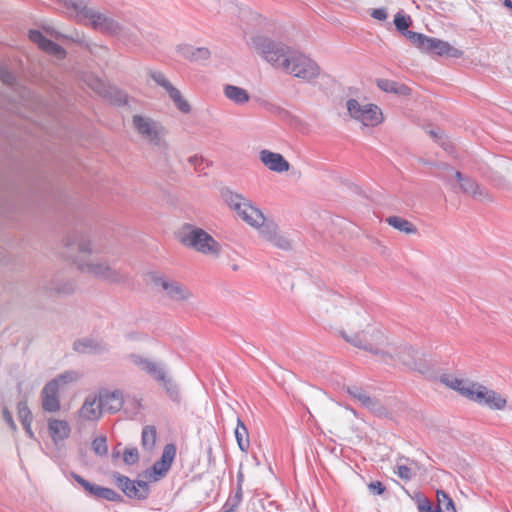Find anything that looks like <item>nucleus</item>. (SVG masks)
I'll use <instances>...</instances> for the list:
<instances>
[{
  "label": "nucleus",
  "instance_id": "obj_1",
  "mask_svg": "<svg viewBox=\"0 0 512 512\" xmlns=\"http://www.w3.org/2000/svg\"><path fill=\"white\" fill-rule=\"evenodd\" d=\"M78 255L74 262L79 271L109 284H123L128 281V275L104 259L96 258L98 248L88 238L78 242Z\"/></svg>",
  "mask_w": 512,
  "mask_h": 512
},
{
  "label": "nucleus",
  "instance_id": "obj_2",
  "mask_svg": "<svg viewBox=\"0 0 512 512\" xmlns=\"http://www.w3.org/2000/svg\"><path fill=\"white\" fill-rule=\"evenodd\" d=\"M340 334L346 342L379 356L383 361H386L385 357H392L391 350H394L392 344L388 342L383 331L376 326L366 323L359 332L342 330Z\"/></svg>",
  "mask_w": 512,
  "mask_h": 512
},
{
  "label": "nucleus",
  "instance_id": "obj_3",
  "mask_svg": "<svg viewBox=\"0 0 512 512\" xmlns=\"http://www.w3.org/2000/svg\"><path fill=\"white\" fill-rule=\"evenodd\" d=\"M179 241L199 253L219 256L221 244L203 229L192 224H184L178 232Z\"/></svg>",
  "mask_w": 512,
  "mask_h": 512
},
{
  "label": "nucleus",
  "instance_id": "obj_4",
  "mask_svg": "<svg viewBox=\"0 0 512 512\" xmlns=\"http://www.w3.org/2000/svg\"><path fill=\"white\" fill-rule=\"evenodd\" d=\"M65 3L66 9H73L82 17L89 19L94 30L110 36L120 32L121 23L117 19L109 13L89 8L86 0Z\"/></svg>",
  "mask_w": 512,
  "mask_h": 512
},
{
  "label": "nucleus",
  "instance_id": "obj_5",
  "mask_svg": "<svg viewBox=\"0 0 512 512\" xmlns=\"http://www.w3.org/2000/svg\"><path fill=\"white\" fill-rule=\"evenodd\" d=\"M255 51L274 68H283L285 61L293 48L283 42L273 40L264 35H257L251 39Z\"/></svg>",
  "mask_w": 512,
  "mask_h": 512
},
{
  "label": "nucleus",
  "instance_id": "obj_6",
  "mask_svg": "<svg viewBox=\"0 0 512 512\" xmlns=\"http://www.w3.org/2000/svg\"><path fill=\"white\" fill-rule=\"evenodd\" d=\"M440 168L444 170L443 173L438 174V177L447 183H451L452 177H454L459 183V190L471 196L475 200L482 202H492L493 198L489 192L481 187L474 179L464 176L460 171H455L450 165L441 163Z\"/></svg>",
  "mask_w": 512,
  "mask_h": 512
},
{
  "label": "nucleus",
  "instance_id": "obj_7",
  "mask_svg": "<svg viewBox=\"0 0 512 512\" xmlns=\"http://www.w3.org/2000/svg\"><path fill=\"white\" fill-rule=\"evenodd\" d=\"M406 38L418 49L426 53H435L439 56H449L459 58L463 52L452 47L448 42L437 38L428 37L417 32H407Z\"/></svg>",
  "mask_w": 512,
  "mask_h": 512
},
{
  "label": "nucleus",
  "instance_id": "obj_8",
  "mask_svg": "<svg viewBox=\"0 0 512 512\" xmlns=\"http://www.w3.org/2000/svg\"><path fill=\"white\" fill-rule=\"evenodd\" d=\"M288 61L282 68L283 71L306 81H311L318 77L320 68L315 61L301 52L292 49Z\"/></svg>",
  "mask_w": 512,
  "mask_h": 512
},
{
  "label": "nucleus",
  "instance_id": "obj_9",
  "mask_svg": "<svg viewBox=\"0 0 512 512\" xmlns=\"http://www.w3.org/2000/svg\"><path fill=\"white\" fill-rule=\"evenodd\" d=\"M392 347L394 348V350H391L392 357H385V362L388 363L389 361H394L397 359L399 362L413 371H417L421 374H427L430 372L431 367L429 362L419 351H415L408 345L399 347L392 345Z\"/></svg>",
  "mask_w": 512,
  "mask_h": 512
},
{
  "label": "nucleus",
  "instance_id": "obj_10",
  "mask_svg": "<svg viewBox=\"0 0 512 512\" xmlns=\"http://www.w3.org/2000/svg\"><path fill=\"white\" fill-rule=\"evenodd\" d=\"M132 126L142 139L155 146L161 144L166 134L160 122L145 115L135 114L132 117Z\"/></svg>",
  "mask_w": 512,
  "mask_h": 512
},
{
  "label": "nucleus",
  "instance_id": "obj_11",
  "mask_svg": "<svg viewBox=\"0 0 512 512\" xmlns=\"http://www.w3.org/2000/svg\"><path fill=\"white\" fill-rule=\"evenodd\" d=\"M346 106L351 117L364 126H376L383 120L380 108L374 104L361 105L357 100L349 99Z\"/></svg>",
  "mask_w": 512,
  "mask_h": 512
},
{
  "label": "nucleus",
  "instance_id": "obj_12",
  "mask_svg": "<svg viewBox=\"0 0 512 512\" xmlns=\"http://www.w3.org/2000/svg\"><path fill=\"white\" fill-rule=\"evenodd\" d=\"M472 401L480 405H485L492 410H503L507 405V401L504 397L481 384L477 385Z\"/></svg>",
  "mask_w": 512,
  "mask_h": 512
},
{
  "label": "nucleus",
  "instance_id": "obj_13",
  "mask_svg": "<svg viewBox=\"0 0 512 512\" xmlns=\"http://www.w3.org/2000/svg\"><path fill=\"white\" fill-rule=\"evenodd\" d=\"M176 456V447L174 444H167L165 445L162 456L160 460L156 461L151 469L147 471V474L149 478L153 479L154 481H158L162 477H164L169 469L171 468V465L173 463V460Z\"/></svg>",
  "mask_w": 512,
  "mask_h": 512
},
{
  "label": "nucleus",
  "instance_id": "obj_14",
  "mask_svg": "<svg viewBox=\"0 0 512 512\" xmlns=\"http://www.w3.org/2000/svg\"><path fill=\"white\" fill-rule=\"evenodd\" d=\"M41 289L51 295L68 296L75 292L76 283L59 274L43 282Z\"/></svg>",
  "mask_w": 512,
  "mask_h": 512
},
{
  "label": "nucleus",
  "instance_id": "obj_15",
  "mask_svg": "<svg viewBox=\"0 0 512 512\" xmlns=\"http://www.w3.org/2000/svg\"><path fill=\"white\" fill-rule=\"evenodd\" d=\"M153 281L156 286H160L167 296L174 301H185L191 297L190 291L175 280L157 276L154 277Z\"/></svg>",
  "mask_w": 512,
  "mask_h": 512
},
{
  "label": "nucleus",
  "instance_id": "obj_16",
  "mask_svg": "<svg viewBox=\"0 0 512 512\" xmlns=\"http://www.w3.org/2000/svg\"><path fill=\"white\" fill-rule=\"evenodd\" d=\"M347 392L360 404L379 417L387 416V409L377 400L358 387H348Z\"/></svg>",
  "mask_w": 512,
  "mask_h": 512
},
{
  "label": "nucleus",
  "instance_id": "obj_17",
  "mask_svg": "<svg viewBox=\"0 0 512 512\" xmlns=\"http://www.w3.org/2000/svg\"><path fill=\"white\" fill-rule=\"evenodd\" d=\"M259 233L264 240L270 242L273 246L279 249H292L293 242L284 234H282L279 231L278 227L273 223H267L265 225H262V227L259 230Z\"/></svg>",
  "mask_w": 512,
  "mask_h": 512
},
{
  "label": "nucleus",
  "instance_id": "obj_18",
  "mask_svg": "<svg viewBox=\"0 0 512 512\" xmlns=\"http://www.w3.org/2000/svg\"><path fill=\"white\" fill-rule=\"evenodd\" d=\"M440 381L447 387L459 392L461 395L465 396L470 400H472V397L478 385V383L459 379L452 374L441 375Z\"/></svg>",
  "mask_w": 512,
  "mask_h": 512
},
{
  "label": "nucleus",
  "instance_id": "obj_19",
  "mask_svg": "<svg viewBox=\"0 0 512 512\" xmlns=\"http://www.w3.org/2000/svg\"><path fill=\"white\" fill-rule=\"evenodd\" d=\"M440 381L447 387L459 392L461 395L465 396L470 400H472V397L478 385V383L459 379L452 374L441 375Z\"/></svg>",
  "mask_w": 512,
  "mask_h": 512
},
{
  "label": "nucleus",
  "instance_id": "obj_20",
  "mask_svg": "<svg viewBox=\"0 0 512 512\" xmlns=\"http://www.w3.org/2000/svg\"><path fill=\"white\" fill-rule=\"evenodd\" d=\"M259 159L269 170L283 173L290 169L289 162L279 153L263 149L259 152Z\"/></svg>",
  "mask_w": 512,
  "mask_h": 512
},
{
  "label": "nucleus",
  "instance_id": "obj_21",
  "mask_svg": "<svg viewBox=\"0 0 512 512\" xmlns=\"http://www.w3.org/2000/svg\"><path fill=\"white\" fill-rule=\"evenodd\" d=\"M103 413L97 394H90L78 411V417L84 421H97Z\"/></svg>",
  "mask_w": 512,
  "mask_h": 512
},
{
  "label": "nucleus",
  "instance_id": "obj_22",
  "mask_svg": "<svg viewBox=\"0 0 512 512\" xmlns=\"http://www.w3.org/2000/svg\"><path fill=\"white\" fill-rule=\"evenodd\" d=\"M42 408L46 412H57L60 410L59 388L56 381H49L41 391Z\"/></svg>",
  "mask_w": 512,
  "mask_h": 512
},
{
  "label": "nucleus",
  "instance_id": "obj_23",
  "mask_svg": "<svg viewBox=\"0 0 512 512\" xmlns=\"http://www.w3.org/2000/svg\"><path fill=\"white\" fill-rule=\"evenodd\" d=\"M97 396L99 397L100 406L103 412L115 413L118 412L123 405L122 394L119 391H100Z\"/></svg>",
  "mask_w": 512,
  "mask_h": 512
},
{
  "label": "nucleus",
  "instance_id": "obj_24",
  "mask_svg": "<svg viewBox=\"0 0 512 512\" xmlns=\"http://www.w3.org/2000/svg\"><path fill=\"white\" fill-rule=\"evenodd\" d=\"M48 432L53 443L58 444L70 436L71 427L66 420L50 417L47 420Z\"/></svg>",
  "mask_w": 512,
  "mask_h": 512
},
{
  "label": "nucleus",
  "instance_id": "obj_25",
  "mask_svg": "<svg viewBox=\"0 0 512 512\" xmlns=\"http://www.w3.org/2000/svg\"><path fill=\"white\" fill-rule=\"evenodd\" d=\"M29 38L45 52L50 53L58 58H63L65 56L64 49L53 41L45 38L40 31L30 30Z\"/></svg>",
  "mask_w": 512,
  "mask_h": 512
},
{
  "label": "nucleus",
  "instance_id": "obj_26",
  "mask_svg": "<svg viewBox=\"0 0 512 512\" xmlns=\"http://www.w3.org/2000/svg\"><path fill=\"white\" fill-rule=\"evenodd\" d=\"M239 217L242 218L246 223L253 227H262L265 225V217L263 213L256 207H254L250 201L246 202L241 210L237 211Z\"/></svg>",
  "mask_w": 512,
  "mask_h": 512
},
{
  "label": "nucleus",
  "instance_id": "obj_27",
  "mask_svg": "<svg viewBox=\"0 0 512 512\" xmlns=\"http://www.w3.org/2000/svg\"><path fill=\"white\" fill-rule=\"evenodd\" d=\"M73 348L82 354H102L106 351L105 346L93 338H81L74 342Z\"/></svg>",
  "mask_w": 512,
  "mask_h": 512
},
{
  "label": "nucleus",
  "instance_id": "obj_28",
  "mask_svg": "<svg viewBox=\"0 0 512 512\" xmlns=\"http://www.w3.org/2000/svg\"><path fill=\"white\" fill-rule=\"evenodd\" d=\"M177 52L180 56L190 61H202L210 57V51L205 47H194L191 45H179Z\"/></svg>",
  "mask_w": 512,
  "mask_h": 512
},
{
  "label": "nucleus",
  "instance_id": "obj_29",
  "mask_svg": "<svg viewBox=\"0 0 512 512\" xmlns=\"http://www.w3.org/2000/svg\"><path fill=\"white\" fill-rule=\"evenodd\" d=\"M149 485L142 480H130V485L125 496L135 500H145L149 496Z\"/></svg>",
  "mask_w": 512,
  "mask_h": 512
},
{
  "label": "nucleus",
  "instance_id": "obj_30",
  "mask_svg": "<svg viewBox=\"0 0 512 512\" xmlns=\"http://www.w3.org/2000/svg\"><path fill=\"white\" fill-rule=\"evenodd\" d=\"M224 95L237 105H243L250 99L248 92L238 86L226 84L223 88Z\"/></svg>",
  "mask_w": 512,
  "mask_h": 512
},
{
  "label": "nucleus",
  "instance_id": "obj_31",
  "mask_svg": "<svg viewBox=\"0 0 512 512\" xmlns=\"http://www.w3.org/2000/svg\"><path fill=\"white\" fill-rule=\"evenodd\" d=\"M377 86L384 92L394 93L396 95L407 96L410 94L411 89L405 84L388 79H377Z\"/></svg>",
  "mask_w": 512,
  "mask_h": 512
},
{
  "label": "nucleus",
  "instance_id": "obj_32",
  "mask_svg": "<svg viewBox=\"0 0 512 512\" xmlns=\"http://www.w3.org/2000/svg\"><path fill=\"white\" fill-rule=\"evenodd\" d=\"M221 196L225 203L236 212L241 210L243 205L249 201L243 195L235 193L229 188H223L221 190Z\"/></svg>",
  "mask_w": 512,
  "mask_h": 512
},
{
  "label": "nucleus",
  "instance_id": "obj_33",
  "mask_svg": "<svg viewBox=\"0 0 512 512\" xmlns=\"http://www.w3.org/2000/svg\"><path fill=\"white\" fill-rule=\"evenodd\" d=\"M386 222L396 230H399L400 232H403L405 234L410 235L417 233L416 226L402 217L390 216L386 219Z\"/></svg>",
  "mask_w": 512,
  "mask_h": 512
},
{
  "label": "nucleus",
  "instance_id": "obj_34",
  "mask_svg": "<svg viewBox=\"0 0 512 512\" xmlns=\"http://www.w3.org/2000/svg\"><path fill=\"white\" fill-rule=\"evenodd\" d=\"M235 438L239 449L247 452L250 447L249 433L247 427L240 418H237V426L235 428Z\"/></svg>",
  "mask_w": 512,
  "mask_h": 512
},
{
  "label": "nucleus",
  "instance_id": "obj_35",
  "mask_svg": "<svg viewBox=\"0 0 512 512\" xmlns=\"http://www.w3.org/2000/svg\"><path fill=\"white\" fill-rule=\"evenodd\" d=\"M157 431L154 426H145L142 429L141 434V445L142 448L148 452H151L156 444Z\"/></svg>",
  "mask_w": 512,
  "mask_h": 512
},
{
  "label": "nucleus",
  "instance_id": "obj_36",
  "mask_svg": "<svg viewBox=\"0 0 512 512\" xmlns=\"http://www.w3.org/2000/svg\"><path fill=\"white\" fill-rule=\"evenodd\" d=\"M93 497L98 499H104L111 502H121L122 496L115 490L103 486H97L94 491Z\"/></svg>",
  "mask_w": 512,
  "mask_h": 512
},
{
  "label": "nucleus",
  "instance_id": "obj_37",
  "mask_svg": "<svg viewBox=\"0 0 512 512\" xmlns=\"http://www.w3.org/2000/svg\"><path fill=\"white\" fill-rule=\"evenodd\" d=\"M44 30L51 37H54L55 39H58V40L62 39V38H65V39H70V40H72L74 42H77V43H83L84 40H85L84 34L83 33H79L78 31H73L69 35H64L63 33L59 32V31H56L52 27H44Z\"/></svg>",
  "mask_w": 512,
  "mask_h": 512
},
{
  "label": "nucleus",
  "instance_id": "obj_38",
  "mask_svg": "<svg viewBox=\"0 0 512 512\" xmlns=\"http://www.w3.org/2000/svg\"><path fill=\"white\" fill-rule=\"evenodd\" d=\"M143 372L147 373L156 381L164 380V374L166 373L164 367L153 359H150L149 364L146 365Z\"/></svg>",
  "mask_w": 512,
  "mask_h": 512
},
{
  "label": "nucleus",
  "instance_id": "obj_39",
  "mask_svg": "<svg viewBox=\"0 0 512 512\" xmlns=\"http://www.w3.org/2000/svg\"><path fill=\"white\" fill-rule=\"evenodd\" d=\"M158 382L163 385L171 400L175 402L180 400V393L177 384L171 378H167L166 373L164 374V380H159Z\"/></svg>",
  "mask_w": 512,
  "mask_h": 512
},
{
  "label": "nucleus",
  "instance_id": "obj_40",
  "mask_svg": "<svg viewBox=\"0 0 512 512\" xmlns=\"http://www.w3.org/2000/svg\"><path fill=\"white\" fill-rule=\"evenodd\" d=\"M121 41L124 43H129L133 45H138L140 40L137 34L129 27L121 24V30L119 33L115 34Z\"/></svg>",
  "mask_w": 512,
  "mask_h": 512
},
{
  "label": "nucleus",
  "instance_id": "obj_41",
  "mask_svg": "<svg viewBox=\"0 0 512 512\" xmlns=\"http://www.w3.org/2000/svg\"><path fill=\"white\" fill-rule=\"evenodd\" d=\"M80 378V374L76 371H66L51 381H56V387L60 389L65 385L76 382Z\"/></svg>",
  "mask_w": 512,
  "mask_h": 512
},
{
  "label": "nucleus",
  "instance_id": "obj_42",
  "mask_svg": "<svg viewBox=\"0 0 512 512\" xmlns=\"http://www.w3.org/2000/svg\"><path fill=\"white\" fill-rule=\"evenodd\" d=\"M394 24L396 29L401 32L405 37L407 32H411L408 30V27L411 24L410 16L404 15L402 12H398L394 17Z\"/></svg>",
  "mask_w": 512,
  "mask_h": 512
},
{
  "label": "nucleus",
  "instance_id": "obj_43",
  "mask_svg": "<svg viewBox=\"0 0 512 512\" xmlns=\"http://www.w3.org/2000/svg\"><path fill=\"white\" fill-rule=\"evenodd\" d=\"M438 509L434 512H441V507H444L446 512H456L453 500L444 492L437 491Z\"/></svg>",
  "mask_w": 512,
  "mask_h": 512
},
{
  "label": "nucleus",
  "instance_id": "obj_44",
  "mask_svg": "<svg viewBox=\"0 0 512 512\" xmlns=\"http://www.w3.org/2000/svg\"><path fill=\"white\" fill-rule=\"evenodd\" d=\"M169 97L172 99L177 108L183 112L188 113L190 111V105L188 102L182 97L181 92L175 88L170 94Z\"/></svg>",
  "mask_w": 512,
  "mask_h": 512
},
{
  "label": "nucleus",
  "instance_id": "obj_45",
  "mask_svg": "<svg viewBox=\"0 0 512 512\" xmlns=\"http://www.w3.org/2000/svg\"><path fill=\"white\" fill-rule=\"evenodd\" d=\"M169 97L172 99L177 108L183 112L188 113L190 111V105L188 102L182 97L181 92L175 88L170 94Z\"/></svg>",
  "mask_w": 512,
  "mask_h": 512
},
{
  "label": "nucleus",
  "instance_id": "obj_46",
  "mask_svg": "<svg viewBox=\"0 0 512 512\" xmlns=\"http://www.w3.org/2000/svg\"><path fill=\"white\" fill-rule=\"evenodd\" d=\"M91 449L98 456H105V455H107L108 447H107V439H106V437L105 436L96 437L92 441Z\"/></svg>",
  "mask_w": 512,
  "mask_h": 512
},
{
  "label": "nucleus",
  "instance_id": "obj_47",
  "mask_svg": "<svg viewBox=\"0 0 512 512\" xmlns=\"http://www.w3.org/2000/svg\"><path fill=\"white\" fill-rule=\"evenodd\" d=\"M18 418L22 423L32 422L33 416L26 401H20L17 406Z\"/></svg>",
  "mask_w": 512,
  "mask_h": 512
},
{
  "label": "nucleus",
  "instance_id": "obj_48",
  "mask_svg": "<svg viewBox=\"0 0 512 512\" xmlns=\"http://www.w3.org/2000/svg\"><path fill=\"white\" fill-rule=\"evenodd\" d=\"M112 478L116 486L124 493H127V490L130 485V478L127 476H124L118 472H113Z\"/></svg>",
  "mask_w": 512,
  "mask_h": 512
},
{
  "label": "nucleus",
  "instance_id": "obj_49",
  "mask_svg": "<svg viewBox=\"0 0 512 512\" xmlns=\"http://www.w3.org/2000/svg\"><path fill=\"white\" fill-rule=\"evenodd\" d=\"M128 359L131 364H133L135 367H137L139 370L144 371L147 364H149V361L151 358L145 357L140 354H130L128 356Z\"/></svg>",
  "mask_w": 512,
  "mask_h": 512
},
{
  "label": "nucleus",
  "instance_id": "obj_50",
  "mask_svg": "<svg viewBox=\"0 0 512 512\" xmlns=\"http://www.w3.org/2000/svg\"><path fill=\"white\" fill-rule=\"evenodd\" d=\"M139 460L137 448H126L123 452V461L127 465H134Z\"/></svg>",
  "mask_w": 512,
  "mask_h": 512
},
{
  "label": "nucleus",
  "instance_id": "obj_51",
  "mask_svg": "<svg viewBox=\"0 0 512 512\" xmlns=\"http://www.w3.org/2000/svg\"><path fill=\"white\" fill-rule=\"evenodd\" d=\"M73 479L82 486V488L91 496H93L94 491L96 490L97 486L96 484H93L86 479H84L82 476L78 474H72Z\"/></svg>",
  "mask_w": 512,
  "mask_h": 512
},
{
  "label": "nucleus",
  "instance_id": "obj_52",
  "mask_svg": "<svg viewBox=\"0 0 512 512\" xmlns=\"http://www.w3.org/2000/svg\"><path fill=\"white\" fill-rule=\"evenodd\" d=\"M0 79L7 85H13L15 81L14 75L4 67H0Z\"/></svg>",
  "mask_w": 512,
  "mask_h": 512
},
{
  "label": "nucleus",
  "instance_id": "obj_53",
  "mask_svg": "<svg viewBox=\"0 0 512 512\" xmlns=\"http://www.w3.org/2000/svg\"><path fill=\"white\" fill-rule=\"evenodd\" d=\"M397 475L403 480H410L413 476L411 469L405 465H399L397 467Z\"/></svg>",
  "mask_w": 512,
  "mask_h": 512
},
{
  "label": "nucleus",
  "instance_id": "obj_54",
  "mask_svg": "<svg viewBox=\"0 0 512 512\" xmlns=\"http://www.w3.org/2000/svg\"><path fill=\"white\" fill-rule=\"evenodd\" d=\"M238 503L232 496H230L222 507L221 512H233L239 506Z\"/></svg>",
  "mask_w": 512,
  "mask_h": 512
},
{
  "label": "nucleus",
  "instance_id": "obj_55",
  "mask_svg": "<svg viewBox=\"0 0 512 512\" xmlns=\"http://www.w3.org/2000/svg\"><path fill=\"white\" fill-rule=\"evenodd\" d=\"M368 489L372 494L381 495L385 491V487L379 481L370 482L368 484Z\"/></svg>",
  "mask_w": 512,
  "mask_h": 512
},
{
  "label": "nucleus",
  "instance_id": "obj_56",
  "mask_svg": "<svg viewBox=\"0 0 512 512\" xmlns=\"http://www.w3.org/2000/svg\"><path fill=\"white\" fill-rule=\"evenodd\" d=\"M370 16L379 21H384L387 19L388 14L385 8H378L373 9L370 13Z\"/></svg>",
  "mask_w": 512,
  "mask_h": 512
},
{
  "label": "nucleus",
  "instance_id": "obj_57",
  "mask_svg": "<svg viewBox=\"0 0 512 512\" xmlns=\"http://www.w3.org/2000/svg\"><path fill=\"white\" fill-rule=\"evenodd\" d=\"M2 415H3V419L4 421L13 429V430H16V424L13 420V417H12V414L10 413V411L4 407L3 408V411H2Z\"/></svg>",
  "mask_w": 512,
  "mask_h": 512
},
{
  "label": "nucleus",
  "instance_id": "obj_58",
  "mask_svg": "<svg viewBox=\"0 0 512 512\" xmlns=\"http://www.w3.org/2000/svg\"><path fill=\"white\" fill-rule=\"evenodd\" d=\"M150 77L159 86H161L166 81V79H167L165 77V75L162 72H159V71H152V72H150Z\"/></svg>",
  "mask_w": 512,
  "mask_h": 512
},
{
  "label": "nucleus",
  "instance_id": "obj_59",
  "mask_svg": "<svg viewBox=\"0 0 512 512\" xmlns=\"http://www.w3.org/2000/svg\"><path fill=\"white\" fill-rule=\"evenodd\" d=\"M112 93H115L116 97L114 99V102L118 105H121V104H125L127 101H126V95L123 94L122 92H119V91H110L109 92V95L112 96Z\"/></svg>",
  "mask_w": 512,
  "mask_h": 512
},
{
  "label": "nucleus",
  "instance_id": "obj_60",
  "mask_svg": "<svg viewBox=\"0 0 512 512\" xmlns=\"http://www.w3.org/2000/svg\"><path fill=\"white\" fill-rule=\"evenodd\" d=\"M188 161L192 166L195 167V169H197L198 165H200V163H202L203 159L198 157L197 155H194V156H191Z\"/></svg>",
  "mask_w": 512,
  "mask_h": 512
},
{
  "label": "nucleus",
  "instance_id": "obj_61",
  "mask_svg": "<svg viewBox=\"0 0 512 512\" xmlns=\"http://www.w3.org/2000/svg\"><path fill=\"white\" fill-rule=\"evenodd\" d=\"M31 424H32V422L22 423L23 428H24L26 434L28 435V437L33 439L34 438V433H33L32 429H31Z\"/></svg>",
  "mask_w": 512,
  "mask_h": 512
},
{
  "label": "nucleus",
  "instance_id": "obj_62",
  "mask_svg": "<svg viewBox=\"0 0 512 512\" xmlns=\"http://www.w3.org/2000/svg\"><path fill=\"white\" fill-rule=\"evenodd\" d=\"M161 87L164 88L168 94H170L176 88L168 79H166V81L161 85Z\"/></svg>",
  "mask_w": 512,
  "mask_h": 512
},
{
  "label": "nucleus",
  "instance_id": "obj_63",
  "mask_svg": "<svg viewBox=\"0 0 512 512\" xmlns=\"http://www.w3.org/2000/svg\"><path fill=\"white\" fill-rule=\"evenodd\" d=\"M238 503L242 501V486H237L235 494L232 496Z\"/></svg>",
  "mask_w": 512,
  "mask_h": 512
},
{
  "label": "nucleus",
  "instance_id": "obj_64",
  "mask_svg": "<svg viewBox=\"0 0 512 512\" xmlns=\"http://www.w3.org/2000/svg\"><path fill=\"white\" fill-rule=\"evenodd\" d=\"M94 49H98L100 50L101 52H103L104 54H107L108 53V49L104 46H97V45H93V47H90V51L91 53H94Z\"/></svg>",
  "mask_w": 512,
  "mask_h": 512
}]
</instances>
